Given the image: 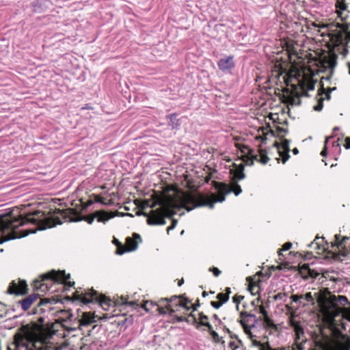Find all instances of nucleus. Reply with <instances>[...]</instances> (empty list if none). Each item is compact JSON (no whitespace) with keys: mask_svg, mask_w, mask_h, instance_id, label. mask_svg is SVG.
I'll return each mask as SVG.
<instances>
[{"mask_svg":"<svg viewBox=\"0 0 350 350\" xmlns=\"http://www.w3.org/2000/svg\"><path fill=\"white\" fill-rule=\"evenodd\" d=\"M282 148H283L284 151L283 152L279 151V153H280V156L282 159V163H285L286 162V161L290 157V155L288 154V152L290 151L289 141L288 139H284L282 142Z\"/></svg>","mask_w":350,"mask_h":350,"instance_id":"21","label":"nucleus"},{"mask_svg":"<svg viewBox=\"0 0 350 350\" xmlns=\"http://www.w3.org/2000/svg\"><path fill=\"white\" fill-rule=\"evenodd\" d=\"M27 285L25 281L18 280L17 282L13 280L9 285L7 292L9 294H25L27 293Z\"/></svg>","mask_w":350,"mask_h":350,"instance_id":"16","label":"nucleus"},{"mask_svg":"<svg viewBox=\"0 0 350 350\" xmlns=\"http://www.w3.org/2000/svg\"><path fill=\"white\" fill-rule=\"evenodd\" d=\"M241 340H237V342H234V341H231L229 342V347L232 349V350H235L237 349V348H239V345H241Z\"/></svg>","mask_w":350,"mask_h":350,"instance_id":"32","label":"nucleus"},{"mask_svg":"<svg viewBox=\"0 0 350 350\" xmlns=\"http://www.w3.org/2000/svg\"><path fill=\"white\" fill-rule=\"evenodd\" d=\"M176 114L172 113L167 116V118L170 120V125L173 128H177L178 126V124L176 119Z\"/></svg>","mask_w":350,"mask_h":350,"instance_id":"26","label":"nucleus"},{"mask_svg":"<svg viewBox=\"0 0 350 350\" xmlns=\"http://www.w3.org/2000/svg\"><path fill=\"white\" fill-rule=\"evenodd\" d=\"M199 320H200V324L201 325H202V323H206V322H208L207 320H208V317L205 314H204L203 313H200L199 314Z\"/></svg>","mask_w":350,"mask_h":350,"instance_id":"36","label":"nucleus"},{"mask_svg":"<svg viewBox=\"0 0 350 350\" xmlns=\"http://www.w3.org/2000/svg\"><path fill=\"white\" fill-rule=\"evenodd\" d=\"M323 97H319L317 100V104L313 107V109L317 111H320L323 107Z\"/></svg>","mask_w":350,"mask_h":350,"instance_id":"28","label":"nucleus"},{"mask_svg":"<svg viewBox=\"0 0 350 350\" xmlns=\"http://www.w3.org/2000/svg\"><path fill=\"white\" fill-rule=\"evenodd\" d=\"M338 346L341 350H350V337L342 335L338 341Z\"/></svg>","mask_w":350,"mask_h":350,"instance_id":"22","label":"nucleus"},{"mask_svg":"<svg viewBox=\"0 0 350 350\" xmlns=\"http://www.w3.org/2000/svg\"><path fill=\"white\" fill-rule=\"evenodd\" d=\"M274 299L275 300L286 301L287 294L286 293H278L275 295Z\"/></svg>","mask_w":350,"mask_h":350,"instance_id":"30","label":"nucleus"},{"mask_svg":"<svg viewBox=\"0 0 350 350\" xmlns=\"http://www.w3.org/2000/svg\"><path fill=\"white\" fill-rule=\"evenodd\" d=\"M62 224L59 218L47 216L40 211L23 217L18 215V209L16 208L0 215V244Z\"/></svg>","mask_w":350,"mask_h":350,"instance_id":"1","label":"nucleus"},{"mask_svg":"<svg viewBox=\"0 0 350 350\" xmlns=\"http://www.w3.org/2000/svg\"><path fill=\"white\" fill-rule=\"evenodd\" d=\"M202 325L206 326L208 328V330L209 331L210 333H211L212 331H214L213 329V326L210 324L209 322L203 323Z\"/></svg>","mask_w":350,"mask_h":350,"instance_id":"44","label":"nucleus"},{"mask_svg":"<svg viewBox=\"0 0 350 350\" xmlns=\"http://www.w3.org/2000/svg\"><path fill=\"white\" fill-rule=\"evenodd\" d=\"M323 290L312 294L311 292L306 293L304 295H293L291 296L292 301L297 303L299 306H313L315 302L318 303L317 297Z\"/></svg>","mask_w":350,"mask_h":350,"instance_id":"13","label":"nucleus"},{"mask_svg":"<svg viewBox=\"0 0 350 350\" xmlns=\"http://www.w3.org/2000/svg\"><path fill=\"white\" fill-rule=\"evenodd\" d=\"M336 239V243L335 245H336L338 247L342 246L343 243L345 242L346 240H349V238L347 237H344L341 241H340V235L336 234L335 235Z\"/></svg>","mask_w":350,"mask_h":350,"instance_id":"29","label":"nucleus"},{"mask_svg":"<svg viewBox=\"0 0 350 350\" xmlns=\"http://www.w3.org/2000/svg\"><path fill=\"white\" fill-rule=\"evenodd\" d=\"M329 139V138H327V139H325V148H324V149H323V150L321 151V156H323V157H325V156L327 155L326 145H327V142H328Z\"/></svg>","mask_w":350,"mask_h":350,"instance_id":"43","label":"nucleus"},{"mask_svg":"<svg viewBox=\"0 0 350 350\" xmlns=\"http://www.w3.org/2000/svg\"><path fill=\"white\" fill-rule=\"evenodd\" d=\"M284 101L291 105H299L301 103L299 96L293 92H290L284 96Z\"/></svg>","mask_w":350,"mask_h":350,"instance_id":"19","label":"nucleus"},{"mask_svg":"<svg viewBox=\"0 0 350 350\" xmlns=\"http://www.w3.org/2000/svg\"><path fill=\"white\" fill-rule=\"evenodd\" d=\"M200 306L199 303L198 302L197 304L193 305V310L195 311L197 310L198 307Z\"/></svg>","mask_w":350,"mask_h":350,"instance_id":"51","label":"nucleus"},{"mask_svg":"<svg viewBox=\"0 0 350 350\" xmlns=\"http://www.w3.org/2000/svg\"><path fill=\"white\" fill-rule=\"evenodd\" d=\"M96 201L98 202H100L103 204L108 205V206H110V205H112V204H114V202H113V199H108V200H107V199H105L104 198H101V197H97L96 199Z\"/></svg>","mask_w":350,"mask_h":350,"instance_id":"27","label":"nucleus"},{"mask_svg":"<svg viewBox=\"0 0 350 350\" xmlns=\"http://www.w3.org/2000/svg\"><path fill=\"white\" fill-rule=\"evenodd\" d=\"M241 151L245 154L244 162L246 165H252L254 161H260L263 164H266L269 158L266 155L262 150L259 151V154H254V150L250 149L247 146H243Z\"/></svg>","mask_w":350,"mask_h":350,"instance_id":"11","label":"nucleus"},{"mask_svg":"<svg viewBox=\"0 0 350 350\" xmlns=\"http://www.w3.org/2000/svg\"><path fill=\"white\" fill-rule=\"evenodd\" d=\"M207 295V293L206 291L202 292V296L206 297Z\"/></svg>","mask_w":350,"mask_h":350,"instance_id":"61","label":"nucleus"},{"mask_svg":"<svg viewBox=\"0 0 350 350\" xmlns=\"http://www.w3.org/2000/svg\"><path fill=\"white\" fill-rule=\"evenodd\" d=\"M113 217V215H109L107 212L104 211H96L92 215L86 216L84 217H79L77 219L70 218L69 219L70 221H79L82 219H85L89 224H92L95 218L97 219V221L99 222H105L109 219Z\"/></svg>","mask_w":350,"mask_h":350,"instance_id":"14","label":"nucleus"},{"mask_svg":"<svg viewBox=\"0 0 350 350\" xmlns=\"http://www.w3.org/2000/svg\"><path fill=\"white\" fill-rule=\"evenodd\" d=\"M230 336L231 338H237V340H239L238 339V336L237 335L232 334V333L231 334H230Z\"/></svg>","mask_w":350,"mask_h":350,"instance_id":"54","label":"nucleus"},{"mask_svg":"<svg viewBox=\"0 0 350 350\" xmlns=\"http://www.w3.org/2000/svg\"><path fill=\"white\" fill-rule=\"evenodd\" d=\"M293 154H298L299 150H298V149L297 148H295L293 150Z\"/></svg>","mask_w":350,"mask_h":350,"instance_id":"55","label":"nucleus"},{"mask_svg":"<svg viewBox=\"0 0 350 350\" xmlns=\"http://www.w3.org/2000/svg\"><path fill=\"white\" fill-rule=\"evenodd\" d=\"M141 241L142 239L140 235L137 233H134L133 237H127L126 239V249L122 250L120 248H118L117 254L122 255L125 252L135 250L137 248L139 243Z\"/></svg>","mask_w":350,"mask_h":350,"instance_id":"15","label":"nucleus"},{"mask_svg":"<svg viewBox=\"0 0 350 350\" xmlns=\"http://www.w3.org/2000/svg\"><path fill=\"white\" fill-rule=\"evenodd\" d=\"M278 131L279 133V135H281L282 136H284V135H285L286 133V129L280 127L278 128Z\"/></svg>","mask_w":350,"mask_h":350,"instance_id":"49","label":"nucleus"},{"mask_svg":"<svg viewBox=\"0 0 350 350\" xmlns=\"http://www.w3.org/2000/svg\"><path fill=\"white\" fill-rule=\"evenodd\" d=\"M244 297L242 295H234L232 297V300L234 303L237 304V309L239 310V304L243 299Z\"/></svg>","mask_w":350,"mask_h":350,"instance_id":"34","label":"nucleus"},{"mask_svg":"<svg viewBox=\"0 0 350 350\" xmlns=\"http://www.w3.org/2000/svg\"><path fill=\"white\" fill-rule=\"evenodd\" d=\"M146 206H149V204H148V202H146L144 203V206H143V207H142V208H144Z\"/></svg>","mask_w":350,"mask_h":350,"instance_id":"60","label":"nucleus"},{"mask_svg":"<svg viewBox=\"0 0 350 350\" xmlns=\"http://www.w3.org/2000/svg\"><path fill=\"white\" fill-rule=\"evenodd\" d=\"M295 333L294 342L292 345V350H305L306 344L308 342V339L305 336L304 329L299 326L296 325L294 327ZM327 345L321 341H314V347L309 348L308 350H327Z\"/></svg>","mask_w":350,"mask_h":350,"instance_id":"8","label":"nucleus"},{"mask_svg":"<svg viewBox=\"0 0 350 350\" xmlns=\"http://www.w3.org/2000/svg\"><path fill=\"white\" fill-rule=\"evenodd\" d=\"M291 247H292V243L291 242H287L284 244L282 250L287 251V250H290Z\"/></svg>","mask_w":350,"mask_h":350,"instance_id":"41","label":"nucleus"},{"mask_svg":"<svg viewBox=\"0 0 350 350\" xmlns=\"http://www.w3.org/2000/svg\"><path fill=\"white\" fill-rule=\"evenodd\" d=\"M314 86L313 84L310 85L309 87H308V90H314Z\"/></svg>","mask_w":350,"mask_h":350,"instance_id":"56","label":"nucleus"},{"mask_svg":"<svg viewBox=\"0 0 350 350\" xmlns=\"http://www.w3.org/2000/svg\"><path fill=\"white\" fill-rule=\"evenodd\" d=\"M342 317L350 321V308H344L341 312Z\"/></svg>","mask_w":350,"mask_h":350,"instance_id":"33","label":"nucleus"},{"mask_svg":"<svg viewBox=\"0 0 350 350\" xmlns=\"http://www.w3.org/2000/svg\"><path fill=\"white\" fill-rule=\"evenodd\" d=\"M243 170L244 165L243 164H240L239 167L233 171V180L234 181L242 180L245 177Z\"/></svg>","mask_w":350,"mask_h":350,"instance_id":"24","label":"nucleus"},{"mask_svg":"<svg viewBox=\"0 0 350 350\" xmlns=\"http://www.w3.org/2000/svg\"><path fill=\"white\" fill-rule=\"evenodd\" d=\"M63 326L65 328V329H66L68 332L75 331L77 329V328L75 327H68L64 325Z\"/></svg>","mask_w":350,"mask_h":350,"instance_id":"50","label":"nucleus"},{"mask_svg":"<svg viewBox=\"0 0 350 350\" xmlns=\"http://www.w3.org/2000/svg\"><path fill=\"white\" fill-rule=\"evenodd\" d=\"M234 57L230 55L226 58L220 59L217 62L219 68L223 72H228L234 67Z\"/></svg>","mask_w":350,"mask_h":350,"instance_id":"17","label":"nucleus"},{"mask_svg":"<svg viewBox=\"0 0 350 350\" xmlns=\"http://www.w3.org/2000/svg\"><path fill=\"white\" fill-rule=\"evenodd\" d=\"M177 224V221L175 219L172 220V225L169 226L167 229V232L169 233L170 230H173Z\"/></svg>","mask_w":350,"mask_h":350,"instance_id":"42","label":"nucleus"},{"mask_svg":"<svg viewBox=\"0 0 350 350\" xmlns=\"http://www.w3.org/2000/svg\"><path fill=\"white\" fill-rule=\"evenodd\" d=\"M317 301L325 321L331 324L334 323L335 318L338 317L345 308L340 306L350 304L346 296L333 295L325 288L318 295Z\"/></svg>","mask_w":350,"mask_h":350,"instance_id":"5","label":"nucleus"},{"mask_svg":"<svg viewBox=\"0 0 350 350\" xmlns=\"http://www.w3.org/2000/svg\"><path fill=\"white\" fill-rule=\"evenodd\" d=\"M178 322L190 321L189 317H184L182 316L176 317Z\"/></svg>","mask_w":350,"mask_h":350,"instance_id":"40","label":"nucleus"},{"mask_svg":"<svg viewBox=\"0 0 350 350\" xmlns=\"http://www.w3.org/2000/svg\"><path fill=\"white\" fill-rule=\"evenodd\" d=\"M122 302H121V303H122V304H129L127 301H126L124 300V299L123 297H122Z\"/></svg>","mask_w":350,"mask_h":350,"instance_id":"57","label":"nucleus"},{"mask_svg":"<svg viewBox=\"0 0 350 350\" xmlns=\"http://www.w3.org/2000/svg\"><path fill=\"white\" fill-rule=\"evenodd\" d=\"M252 345L255 347H261V349H263L262 347V344L261 343V342L258 341V340H252Z\"/></svg>","mask_w":350,"mask_h":350,"instance_id":"45","label":"nucleus"},{"mask_svg":"<svg viewBox=\"0 0 350 350\" xmlns=\"http://www.w3.org/2000/svg\"><path fill=\"white\" fill-rule=\"evenodd\" d=\"M215 189L218 192V196L214 195L213 199L204 197L201 194L194 195L191 193H187V195L182 196L179 200L182 205L189 204V206L192 209L202 206H208L209 208H213L215 203L222 202L225 200L226 194L233 192L237 196L242 191L240 185L236 182L232 184L231 187H229L225 183H215Z\"/></svg>","mask_w":350,"mask_h":350,"instance_id":"3","label":"nucleus"},{"mask_svg":"<svg viewBox=\"0 0 350 350\" xmlns=\"http://www.w3.org/2000/svg\"><path fill=\"white\" fill-rule=\"evenodd\" d=\"M226 291L227 292L226 293H220L217 295V298L220 302H222V304L226 303L229 299V294L230 293V288H226Z\"/></svg>","mask_w":350,"mask_h":350,"instance_id":"25","label":"nucleus"},{"mask_svg":"<svg viewBox=\"0 0 350 350\" xmlns=\"http://www.w3.org/2000/svg\"><path fill=\"white\" fill-rule=\"evenodd\" d=\"M183 283V280H182L181 281H180V282H178V286H181Z\"/></svg>","mask_w":350,"mask_h":350,"instance_id":"64","label":"nucleus"},{"mask_svg":"<svg viewBox=\"0 0 350 350\" xmlns=\"http://www.w3.org/2000/svg\"><path fill=\"white\" fill-rule=\"evenodd\" d=\"M212 270H213L214 275L216 277L219 276V274L221 273L220 270L217 267H213Z\"/></svg>","mask_w":350,"mask_h":350,"instance_id":"47","label":"nucleus"},{"mask_svg":"<svg viewBox=\"0 0 350 350\" xmlns=\"http://www.w3.org/2000/svg\"><path fill=\"white\" fill-rule=\"evenodd\" d=\"M210 334L215 342H219V340H220L219 336L215 331H212V332Z\"/></svg>","mask_w":350,"mask_h":350,"instance_id":"37","label":"nucleus"},{"mask_svg":"<svg viewBox=\"0 0 350 350\" xmlns=\"http://www.w3.org/2000/svg\"><path fill=\"white\" fill-rule=\"evenodd\" d=\"M95 315L90 312H83L81 318L79 320L78 327L82 329L83 327L88 326L96 322Z\"/></svg>","mask_w":350,"mask_h":350,"instance_id":"18","label":"nucleus"},{"mask_svg":"<svg viewBox=\"0 0 350 350\" xmlns=\"http://www.w3.org/2000/svg\"><path fill=\"white\" fill-rule=\"evenodd\" d=\"M51 348L43 334V328L38 325L23 326L14 335V342L8 350H49Z\"/></svg>","mask_w":350,"mask_h":350,"instance_id":"2","label":"nucleus"},{"mask_svg":"<svg viewBox=\"0 0 350 350\" xmlns=\"http://www.w3.org/2000/svg\"><path fill=\"white\" fill-rule=\"evenodd\" d=\"M55 213L62 216L65 219L68 217L67 210L56 209Z\"/></svg>","mask_w":350,"mask_h":350,"instance_id":"35","label":"nucleus"},{"mask_svg":"<svg viewBox=\"0 0 350 350\" xmlns=\"http://www.w3.org/2000/svg\"><path fill=\"white\" fill-rule=\"evenodd\" d=\"M187 317H189L190 319V321H187V323L191 324H195L197 323V318L192 313H191Z\"/></svg>","mask_w":350,"mask_h":350,"instance_id":"38","label":"nucleus"},{"mask_svg":"<svg viewBox=\"0 0 350 350\" xmlns=\"http://www.w3.org/2000/svg\"><path fill=\"white\" fill-rule=\"evenodd\" d=\"M187 195L185 192H177L174 196H168L159 203L160 207L152 210L149 213L138 211L137 215H144L147 217L148 225H163L165 224V217L170 214V209L185 208L187 211L192 210L189 204H181L180 199L182 196Z\"/></svg>","mask_w":350,"mask_h":350,"instance_id":"4","label":"nucleus"},{"mask_svg":"<svg viewBox=\"0 0 350 350\" xmlns=\"http://www.w3.org/2000/svg\"><path fill=\"white\" fill-rule=\"evenodd\" d=\"M160 301L167 302V305L165 307H158L160 314H166L167 312L172 314L177 310L176 308L178 306L182 307L187 310H190V307L187 305V301L186 299L184 301L181 300L180 297L173 296L170 299H162Z\"/></svg>","mask_w":350,"mask_h":350,"instance_id":"10","label":"nucleus"},{"mask_svg":"<svg viewBox=\"0 0 350 350\" xmlns=\"http://www.w3.org/2000/svg\"><path fill=\"white\" fill-rule=\"evenodd\" d=\"M70 278V274L66 275L64 271H56L53 270L47 273L40 275V280H35L34 286L37 288H40L41 291L45 292L49 290L48 284L46 283L40 284V282H44L46 280L61 282L69 286H72L75 284V282H68V280Z\"/></svg>","mask_w":350,"mask_h":350,"instance_id":"7","label":"nucleus"},{"mask_svg":"<svg viewBox=\"0 0 350 350\" xmlns=\"http://www.w3.org/2000/svg\"><path fill=\"white\" fill-rule=\"evenodd\" d=\"M38 298V294H31L20 301L23 310H27L31 304Z\"/></svg>","mask_w":350,"mask_h":350,"instance_id":"20","label":"nucleus"},{"mask_svg":"<svg viewBox=\"0 0 350 350\" xmlns=\"http://www.w3.org/2000/svg\"><path fill=\"white\" fill-rule=\"evenodd\" d=\"M260 313H261L263 315V319L265 318V316H268L267 312L262 306H260Z\"/></svg>","mask_w":350,"mask_h":350,"instance_id":"46","label":"nucleus"},{"mask_svg":"<svg viewBox=\"0 0 350 350\" xmlns=\"http://www.w3.org/2000/svg\"><path fill=\"white\" fill-rule=\"evenodd\" d=\"M239 322L245 332V333L252 339L254 337L251 329L256 327L258 323V319L256 315L248 313L247 312H241L240 314Z\"/></svg>","mask_w":350,"mask_h":350,"instance_id":"12","label":"nucleus"},{"mask_svg":"<svg viewBox=\"0 0 350 350\" xmlns=\"http://www.w3.org/2000/svg\"><path fill=\"white\" fill-rule=\"evenodd\" d=\"M211 305L216 308V309H218L223 304H222V302H220L219 301H211Z\"/></svg>","mask_w":350,"mask_h":350,"instance_id":"39","label":"nucleus"},{"mask_svg":"<svg viewBox=\"0 0 350 350\" xmlns=\"http://www.w3.org/2000/svg\"><path fill=\"white\" fill-rule=\"evenodd\" d=\"M345 147L346 149H349L350 148V137H347L345 139Z\"/></svg>","mask_w":350,"mask_h":350,"instance_id":"48","label":"nucleus"},{"mask_svg":"<svg viewBox=\"0 0 350 350\" xmlns=\"http://www.w3.org/2000/svg\"><path fill=\"white\" fill-rule=\"evenodd\" d=\"M41 3V0H38L36 1V2H34V6L38 3Z\"/></svg>","mask_w":350,"mask_h":350,"instance_id":"59","label":"nucleus"},{"mask_svg":"<svg viewBox=\"0 0 350 350\" xmlns=\"http://www.w3.org/2000/svg\"><path fill=\"white\" fill-rule=\"evenodd\" d=\"M77 299L81 301L85 304L89 303H98L100 306L105 310L110 306V300L106 297L100 295L94 289H88L84 292H81L80 295H77Z\"/></svg>","mask_w":350,"mask_h":350,"instance_id":"9","label":"nucleus"},{"mask_svg":"<svg viewBox=\"0 0 350 350\" xmlns=\"http://www.w3.org/2000/svg\"><path fill=\"white\" fill-rule=\"evenodd\" d=\"M68 211L69 212L68 213L70 215H75V212L73 209H69V210H68Z\"/></svg>","mask_w":350,"mask_h":350,"instance_id":"53","label":"nucleus"},{"mask_svg":"<svg viewBox=\"0 0 350 350\" xmlns=\"http://www.w3.org/2000/svg\"><path fill=\"white\" fill-rule=\"evenodd\" d=\"M329 65L330 66L333 67L336 65V60L335 59H332L330 63H329Z\"/></svg>","mask_w":350,"mask_h":350,"instance_id":"52","label":"nucleus"},{"mask_svg":"<svg viewBox=\"0 0 350 350\" xmlns=\"http://www.w3.org/2000/svg\"><path fill=\"white\" fill-rule=\"evenodd\" d=\"M312 25L319 29H326V31L322 32V36H327L329 38L328 46L329 49H334L338 46H342L341 53L346 55L348 51L345 46H347L350 40V31L347 24L338 23H312Z\"/></svg>","mask_w":350,"mask_h":350,"instance_id":"6","label":"nucleus"},{"mask_svg":"<svg viewBox=\"0 0 350 350\" xmlns=\"http://www.w3.org/2000/svg\"><path fill=\"white\" fill-rule=\"evenodd\" d=\"M347 66H348V68H349V74L350 75V62H349L347 64Z\"/></svg>","mask_w":350,"mask_h":350,"instance_id":"62","label":"nucleus"},{"mask_svg":"<svg viewBox=\"0 0 350 350\" xmlns=\"http://www.w3.org/2000/svg\"><path fill=\"white\" fill-rule=\"evenodd\" d=\"M326 98H327V99H328V100L330 98V94H329V92L326 93Z\"/></svg>","mask_w":350,"mask_h":350,"instance_id":"58","label":"nucleus"},{"mask_svg":"<svg viewBox=\"0 0 350 350\" xmlns=\"http://www.w3.org/2000/svg\"><path fill=\"white\" fill-rule=\"evenodd\" d=\"M323 239L316 237V239L308 245V247L317 250H325V246L323 245Z\"/></svg>","mask_w":350,"mask_h":350,"instance_id":"23","label":"nucleus"},{"mask_svg":"<svg viewBox=\"0 0 350 350\" xmlns=\"http://www.w3.org/2000/svg\"><path fill=\"white\" fill-rule=\"evenodd\" d=\"M263 320H264L265 325L267 327H271V328H275V325L274 324L273 321L269 317V316H265V318L263 319Z\"/></svg>","mask_w":350,"mask_h":350,"instance_id":"31","label":"nucleus"},{"mask_svg":"<svg viewBox=\"0 0 350 350\" xmlns=\"http://www.w3.org/2000/svg\"><path fill=\"white\" fill-rule=\"evenodd\" d=\"M340 8L342 10H345L346 8V6L343 5L342 6H340Z\"/></svg>","mask_w":350,"mask_h":350,"instance_id":"63","label":"nucleus"}]
</instances>
